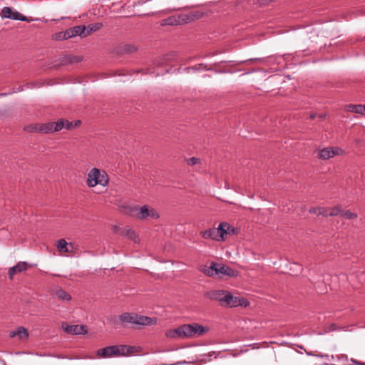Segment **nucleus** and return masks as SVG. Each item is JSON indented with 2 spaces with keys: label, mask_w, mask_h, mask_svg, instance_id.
I'll return each mask as SVG.
<instances>
[{
  "label": "nucleus",
  "mask_w": 365,
  "mask_h": 365,
  "mask_svg": "<svg viewBox=\"0 0 365 365\" xmlns=\"http://www.w3.org/2000/svg\"><path fill=\"white\" fill-rule=\"evenodd\" d=\"M208 327L200 325L197 323L183 324L176 329H169L165 332L168 338H190L203 336L208 331Z\"/></svg>",
  "instance_id": "obj_1"
},
{
  "label": "nucleus",
  "mask_w": 365,
  "mask_h": 365,
  "mask_svg": "<svg viewBox=\"0 0 365 365\" xmlns=\"http://www.w3.org/2000/svg\"><path fill=\"white\" fill-rule=\"evenodd\" d=\"M204 16L205 13L201 11H190L187 13H182L178 15L169 16L163 20L162 25H181L184 24H187L196 19H199L203 17Z\"/></svg>",
  "instance_id": "obj_2"
},
{
  "label": "nucleus",
  "mask_w": 365,
  "mask_h": 365,
  "mask_svg": "<svg viewBox=\"0 0 365 365\" xmlns=\"http://www.w3.org/2000/svg\"><path fill=\"white\" fill-rule=\"evenodd\" d=\"M133 346L128 345H114L98 349L96 356L98 358H109L119 356H128L133 353Z\"/></svg>",
  "instance_id": "obj_3"
},
{
  "label": "nucleus",
  "mask_w": 365,
  "mask_h": 365,
  "mask_svg": "<svg viewBox=\"0 0 365 365\" xmlns=\"http://www.w3.org/2000/svg\"><path fill=\"white\" fill-rule=\"evenodd\" d=\"M119 320L122 324H131L134 325L146 326L156 323V319L148 317L140 316L135 313L125 312L119 316Z\"/></svg>",
  "instance_id": "obj_4"
},
{
  "label": "nucleus",
  "mask_w": 365,
  "mask_h": 365,
  "mask_svg": "<svg viewBox=\"0 0 365 365\" xmlns=\"http://www.w3.org/2000/svg\"><path fill=\"white\" fill-rule=\"evenodd\" d=\"M108 176L105 171H101L99 169L94 168L88 173L86 183L90 187L96 185L106 186L108 183Z\"/></svg>",
  "instance_id": "obj_5"
},
{
  "label": "nucleus",
  "mask_w": 365,
  "mask_h": 365,
  "mask_svg": "<svg viewBox=\"0 0 365 365\" xmlns=\"http://www.w3.org/2000/svg\"><path fill=\"white\" fill-rule=\"evenodd\" d=\"M131 215L139 220H146L148 217L158 219L160 215L158 212L149 205L134 206L130 210Z\"/></svg>",
  "instance_id": "obj_6"
},
{
  "label": "nucleus",
  "mask_w": 365,
  "mask_h": 365,
  "mask_svg": "<svg viewBox=\"0 0 365 365\" xmlns=\"http://www.w3.org/2000/svg\"><path fill=\"white\" fill-rule=\"evenodd\" d=\"M245 299L238 297H235L231 292L226 291L222 302V307H237L238 306H247V303L244 304Z\"/></svg>",
  "instance_id": "obj_7"
},
{
  "label": "nucleus",
  "mask_w": 365,
  "mask_h": 365,
  "mask_svg": "<svg viewBox=\"0 0 365 365\" xmlns=\"http://www.w3.org/2000/svg\"><path fill=\"white\" fill-rule=\"evenodd\" d=\"M28 128L31 131H36L41 133H50L54 132L53 122L36 124L34 125L29 126Z\"/></svg>",
  "instance_id": "obj_8"
},
{
  "label": "nucleus",
  "mask_w": 365,
  "mask_h": 365,
  "mask_svg": "<svg viewBox=\"0 0 365 365\" xmlns=\"http://www.w3.org/2000/svg\"><path fill=\"white\" fill-rule=\"evenodd\" d=\"M62 327L68 334H82L87 332L86 327L83 325H68L66 323H63Z\"/></svg>",
  "instance_id": "obj_9"
},
{
  "label": "nucleus",
  "mask_w": 365,
  "mask_h": 365,
  "mask_svg": "<svg viewBox=\"0 0 365 365\" xmlns=\"http://www.w3.org/2000/svg\"><path fill=\"white\" fill-rule=\"evenodd\" d=\"M219 230L220 232V237L222 240H225L227 235H235L237 233L236 229L227 222H221L219 225Z\"/></svg>",
  "instance_id": "obj_10"
},
{
  "label": "nucleus",
  "mask_w": 365,
  "mask_h": 365,
  "mask_svg": "<svg viewBox=\"0 0 365 365\" xmlns=\"http://www.w3.org/2000/svg\"><path fill=\"white\" fill-rule=\"evenodd\" d=\"M341 150L339 148H325L320 150L319 158L328 160L335 155H339Z\"/></svg>",
  "instance_id": "obj_11"
},
{
  "label": "nucleus",
  "mask_w": 365,
  "mask_h": 365,
  "mask_svg": "<svg viewBox=\"0 0 365 365\" xmlns=\"http://www.w3.org/2000/svg\"><path fill=\"white\" fill-rule=\"evenodd\" d=\"M29 264L26 262H19L15 266L9 268L8 271L9 278L13 279L14 277L17 273H21L24 271L27 270Z\"/></svg>",
  "instance_id": "obj_12"
},
{
  "label": "nucleus",
  "mask_w": 365,
  "mask_h": 365,
  "mask_svg": "<svg viewBox=\"0 0 365 365\" xmlns=\"http://www.w3.org/2000/svg\"><path fill=\"white\" fill-rule=\"evenodd\" d=\"M225 292V290H211L206 292L205 293V297L211 300L219 302L220 304L221 305Z\"/></svg>",
  "instance_id": "obj_13"
},
{
  "label": "nucleus",
  "mask_w": 365,
  "mask_h": 365,
  "mask_svg": "<svg viewBox=\"0 0 365 365\" xmlns=\"http://www.w3.org/2000/svg\"><path fill=\"white\" fill-rule=\"evenodd\" d=\"M220 232L217 228H210L200 232L201 236L205 239H212L217 241L222 240L220 237Z\"/></svg>",
  "instance_id": "obj_14"
},
{
  "label": "nucleus",
  "mask_w": 365,
  "mask_h": 365,
  "mask_svg": "<svg viewBox=\"0 0 365 365\" xmlns=\"http://www.w3.org/2000/svg\"><path fill=\"white\" fill-rule=\"evenodd\" d=\"M237 271L229 266L217 263V274L226 275L229 277H235L237 275Z\"/></svg>",
  "instance_id": "obj_15"
},
{
  "label": "nucleus",
  "mask_w": 365,
  "mask_h": 365,
  "mask_svg": "<svg viewBox=\"0 0 365 365\" xmlns=\"http://www.w3.org/2000/svg\"><path fill=\"white\" fill-rule=\"evenodd\" d=\"M53 294L60 300L62 301H70L71 296L69 293L66 292L61 287H58L53 291Z\"/></svg>",
  "instance_id": "obj_16"
},
{
  "label": "nucleus",
  "mask_w": 365,
  "mask_h": 365,
  "mask_svg": "<svg viewBox=\"0 0 365 365\" xmlns=\"http://www.w3.org/2000/svg\"><path fill=\"white\" fill-rule=\"evenodd\" d=\"M56 247L59 252L63 253L71 252V250H68V247H71V249L73 248L72 243H68L64 239L59 240Z\"/></svg>",
  "instance_id": "obj_17"
},
{
  "label": "nucleus",
  "mask_w": 365,
  "mask_h": 365,
  "mask_svg": "<svg viewBox=\"0 0 365 365\" xmlns=\"http://www.w3.org/2000/svg\"><path fill=\"white\" fill-rule=\"evenodd\" d=\"M217 263L212 262H211L210 266H204L202 269H201V272L205 274L212 277L214 275H217Z\"/></svg>",
  "instance_id": "obj_18"
},
{
  "label": "nucleus",
  "mask_w": 365,
  "mask_h": 365,
  "mask_svg": "<svg viewBox=\"0 0 365 365\" xmlns=\"http://www.w3.org/2000/svg\"><path fill=\"white\" fill-rule=\"evenodd\" d=\"M347 110L349 112L359 113V114H364L365 113V105H353L349 104L346 106Z\"/></svg>",
  "instance_id": "obj_19"
},
{
  "label": "nucleus",
  "mask_w": 365,
  "mask_h": 365,
  "mask_svg": "<svg viewBox=\"0 0 365 365\" xmlns=\"http://www.w3.org/2000/svg\"><path fill=\"white\" fill-rule=\"evenodd\" d=\"M103 26L102 23L96 22L94 24H89L88 26H86V31L84 34V37L91 34L93 32L99 30Z\"/></svg>",
  "instance_id": "obj_20"
},
{
  "label": "nucleus",
  "mask_w": 365,
  "mask_h": 365,
  "mask_svg": "<svg viewBox=\"0 0 365 365\" xmlns=\"http://www.w3.org/2000/svg\"><path fill=\"white\" fill-rule=\"evenodd\" d=\"M137 50L136 47L130 44H125L119 48L118 53L120 54L124 53H132L135 52Z\"/></svg>",
  "instance_id": "obj_21"
},
{
  "label": "nucleus",
  "mask_w": 365,
  "mask_h": 365,
  "mask_svg": "<svg viewBox=\"0 0 365 365\" xmlns=\"http://www.w3.org/2000/svg\"><path fill=\"white\" fill-rule=\"evenodd\" d=\"M309 212L317 215L328 216L329 208L327 207H312Z\"/></svg>",
  "instance_id": "obj_22"
},
{
  "label": "nucleus",
  "mask_w": 365,
  "mask_h": 365,
  "mask_svg": "<svg viewBox=\"0 0 365 365\" xmlns=\"http://www.w3.org/2000/svg\"><path fill=\"white\" fill-rule=\"evenodd\" d=\"M176 56L177 55L175 52H171L170 53H168L163 56L160 62H159L158 63L160 65L168 64L170 61L175 60Z\"/></svg>",
  "instance_id": "obj_23"
},
{
  "label": "nucleus",
  "mask_w": 365,
  "mask_h": 365,
  "mask_svg": "<svg viewBox=\"0 0 365 365\" xmlns=\"http://www.w3.org/2000/svg\"><path fill=\"white\" fill-rule=\"evenodd\" d=\"M18 335L20 338L25 336L27 337L29 336L27 330L24 328L23 327H19L16 331H11L10 333L11 337H14L15 336Z\"/></svg>",
  "instance_id": "obj_24"
},
{
  "label": "nucleus",
  "mask_w": 365,
  "mask_h": 365,
  "mask_svg": "<svg viewBox=\"0 0 365 365\" xmlns=\"http://www.w3.org/2000/svg\"><path fill=\"white\" fill-rule=\"evenodd\" d=\"M73 30L75 36H80L84 37V34H86L85 32L86 31V28L85 26L80 25V26H76L73 27Z\"/></svg>",
  "instance_id": "obj_25"
},
{
  "label": "nucleus",
  "mask_w": 365,
  "mask_h": 365,
  "mask_svg": "<svg viewBox=\"0 0 365 365\" xmlns=\"http://www.w3.org/2000/svg\"><path fill=\"white\" fill-rule=\"evenodd\" d=\"M65 119L61 118L56 122H53L54 132L60 131L65 125Z\"/></svg>",
  "instance_id": "obj_26"
},
{
  "label": "nucleus",
  "mask_w": 365,
  "mask_h": 365,
  "mask_svg": "<svg viewBox=\"0 0 365 365\" xmlns=\"http://www.w3.org/2000/svg\"><path fill=\"white\" fill-rule=\"evenodd\" d=\"M65 61L68 63H78L81 61V58L79 56L68 55L66 56Z\"/></svg>",
  "instance_id": "obj_27"
},
{
  "label": "nucleus",
  "mask_w": 365,
  "mask_h": 365,
  "mask_svg": "<svg viewBox=\"0 0 365 365\" xmlns=\"http://www.w3.org/2000/svg\"><path fill=\"white\" fill-rule=\"evenodd\" d=\"M53 39L56 41L66 40L67 38L66 36L65 31H63L54 34L53 35Z\"/></svg>",
  "instance_id": "obj_28"
},
{
  "label": "nucleus",
  "mask_w": 365,
  "mask_h": 365,
  "mask_svg": "<svg viewBox=\"0 0 365 365\" xmlns=\"http://www.w3.org/2000/svg\"><path fill=\"white\" fill-rule=\"evenodd\" d=\"M341 208L339 206L334 207L331 209L329 208L328 216H336L341 212Z\"/></svg>",
  "instance_id": "obj_29"
},
{
  "label": "nucleus",
  "mask_w": 365,
  "mask_h": 365,
  "mask_svg": "<svg viewBox=\"0 0 365 365\" xmlns=\"http://www.w3.org/2000/svg\"><path fill=\"white\" fill-rule=\"evenodd\" d=\"M11 19L25 21L26 17L18 11H13L11 16Z\"/></svg>",
  "instance_id": "obj_30"
},
{
  "label": "nucleus",
  "mask_w": 365,
  "mask_h": 365,
  "mask_svg": "<svg viewBox=\"0 0 365 365\" xmlns=\"http://www.w3.org/2000/svg\"><path fill=\"white\" fill-rule=\"evenodd\" d=\"M342 215L345 218L349 219V220L356 219L357 217V214L352 212L350 210H346V211L344 212Z\"/></svg>",
  "instance_id": "obj_31"
},
{
  "label": "nucleus",
  "mask_w": 365,
  "mask_h": 365,
  "mask_svg": "<svg viewBox=\"0 0 365 365\" xmlns=\"http://www.w3.org/2000/svg\"><path fill=\"white\" fill-rule=\"evenodd\" d=\"M13 11L10 7H4L2 9V14L6 18H11Z\"/></svg>",
  "instance_id": "obj_32"
},
{
  "label": "nucleus",
  "mask_w": 365,
  "mask_h": 365,
  "mask_svg": "<svg viewBox=\"0 0 365 365\" xmlns=\"http://www.w3.org/2000/svg\"><path fill=\"white\" fill-rule=\"evenodd\" d=\"M200 161V160L199 158H195V157H192L187 160V163L189 165H195L199 163Z\"/></svg>",
  "instance_id": "obj_33"
},
{
  "label": "nucleus",
  "mask_w": 365,
  "mask_h": 365,
  "mask_svg": "<svg viewBox=\"0 0 365 365\" xmlns=\"http://www.w3.org/2000/svg\"><path fill=\"white\" fill-rule=\"evenodd\" d=\"M125 235L130 240H133L135 241V238L137 237L135 232L132 230H126Z\"/></svg>",
  "instance_id": "obj_34"
},
{
  "label": "nucleus",
  "mask_w": 365,
  "mask_h": 365,
  "mask_svg": "<svg viewBox=\"0 0 365 365\" xmlns=\"http://www.w3.org/2000/svg\"><path fill=\"white\" fill-rule=\"evenodd\" d=\"M64 31H65L66 36L67 39L75 36L73 28L68 29Z\"/></svg>",
  "instance_id": "obj_35"
},
{
  "label": "nucleus",
  "mask_w": 365,
  "mask_h": 365,
  "mask_svg": "<svg viewBox=\"0 0 365 365\" xmlns=\"http://www.w3.org/2000/svg\"><path fill=\"white\" fill-rule=\"evenodd\" d=\"M346 365H365L364 362H361L359 361H357L356 359H351V363L346 364Z\"/></svg>",
  "instance_id": "obj_36"
},
{
  "label": "nucleus",
  "mask_w": 365,
  "mask_h": 365,
  "mask_svg": "<svg viewBox=\"0 0 365 365\" xmlns=\"http://www.w3.org/2000/svg\"><path fill=\"white\" fill-rule=\"evenodd\" d=\"M66 123H65V125H64V128L66 129V130H71L73 128H74L73 123L71 122H69L68 120H65Z\"/></svg>",
  "instance_id": "obj_37"
},
{
  "label": "nucleus",
  "mask_w": 365,
  "mask_h": 365,
  "mask_svg": "<svg viewBox=\"0 0 365 365\" xmlns=\"http://www.w3.org/2000/svg\"><path fill=\"white\" fill-rule=\"evenodd\" d=\"M317 115L315 113H311L309 115V119L313 120L316 118Z\"/></svg>",
  "instance_id": "obj_38"
},
{
  "label": "nucleus",
  "mask_w": 365,
  "mask_h": 365,
  "mask_svg": "<svg viewBox=\"0 0 365 365\" xmlns=\"http://www.w3.org/2000/svg\"><path fill=\"white\" fill-rule=\"evenodd\" d=\"M199 66H200V67L203 66V68H204L205 69H206V70H209V69H210V68H207V66H206V65H203L202 63V64H200Z\"/></svg>",
  "instance_id": "obj_39"
},
{
  "label": "nucleus",
  "mask_w": 365,
  "mask_h": 365,
  "mask_svg": "<svg viewBox=\"0 0 365 365\" xmlns=\"http://www.w3.org/2000/svg\"><path fill=\"white\" fill-rule=\"evenodd\" d=\"M80 123H81V121H80V120H77V121H76L75 125H74L73 126H74V127H76V126H77V125H78Z\"/></svg>",
  "instance_id": "obj_40"
},
{
  "label": "nucleus",
  "mask_w": 365,
  "mask_h": 365,
  "mask_svg": "<svg viewBox=\"0 0 365 365\" xmlns=\"http://www.w3.org/2000/svg\"><path fill=\"white\" fill-rule=\"evenodd\" d=\"M319 118L320 119H323V118H324V115H322V114H321V115H319Z\"/></svg>",
  "instance_id": "obj_41"
},
{
  "label": "nucleus",
  "mask_w": 365,
  "mask_h": 365,
  "mask_svg": "<svg viewBox=\"0 0 365 365\" xmlns=\"http://www.w3.org/2000/svg\"><path fill=\"white\" fill-rule=\"evenodd\" d=\"M191 68L193 69V70H196L197 69L196 66H193Z\"/></svg>",
  "instance_id": "obj_42"
},
{
  "label": "nucleus",
  "mask_w": 365,
  "mask_h": 365,
  "mask_svg": "<svg viewBox=\"0 0 365 365\" xmlns=\"http://www.w3.org/2000/svg\"><path fill=\"white\" fill-rule=\"evenodd\" d=\"M68 250H71L72 251L73 249H71V247H68Z\"/></svg>",
  "instance_id": "obj_43"
}]
</instances>
